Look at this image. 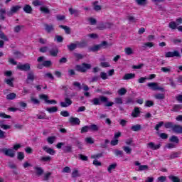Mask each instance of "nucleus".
Wrapping results in <instances>:
<instances>
[{
	"label": "nucleus",
	"mask_w": 182,
	"mask_h": 182,
	"mask_svg": "<svg viewBox=\"0 0 182 182\" xmlns=\"http://www.w3.org/2000/svg\"><path fill=\"white\" fill-rule=\"evenodd\" d=\"M89 69H92V65L89 63H83L82 65H77L75 66V70H77V72H82V73H85V72Z\"/></svg>",
	"instance_id": "1"
},
{
	"label": "nucleus",
	"mask_w": 182,
	"mask_h": 182,
	"mask_svg": "<svg viewBox=\"0 0 182 182\" xmlns=\"http://www.w3.org/2000/svg\"><path fill=\"white\" fill-rule=\"evenodd\" d=\"M107 43L106 41H102L100 44L95 45L90 48V52H98L102 48H107Z\"/></svg>",
	"instance_id": "2"
},
{
	"label": "nucleus",
	"mask_w": 182,
	"mask_h": 182,
	"mask_svg": "<svg viewBox=\"0 0 182 182\" xmlns=\"http://www.w3.org/2000/svg\"><path fill=\"white\" fill-rule=\"evenodd\" d=\"M1 153H4L5 156H7L8 157H11L13 159V157H15V151L14 149H8V148H2L0 149Z\"/></svg>",
	"instance_id": "3"
},
{
	"label": "nucleus",
	"mask_w": 182,
	"mask_h": 182,
	"mask_svg": "<svg viewBox=\"0 0 182 182\" xmlns=\"http://www.w3.org/2000/svg\"><path fill=\"white\" fill-rule=\"evenodd\" d=\"M148 87H150L151 90H160L161 92H164V87L159 86L157 82H149L147 84Z\"/></svg>",
	"instance_id": "4"
},
{
	"label": "nucleus",
	"mask_w": 182,
	"mask_h": 182,
	"mask_svg": "<svg viewBox=\"0 0 182 182\" xmlns=\"http://www.w3.org/2000/svg\"><path fill=\"white\" fill-rule=\"evenodd\" d=\"M165 58H181L178 50L168 51L165 53Z\"/></svg>",
	"instance_id": "5"
},
{
	"label": "nucleus",
	"mask_w": 182,
	"mask_h": 182,
	"mask_svg": "<svg viewBox=\"0 0 182 182\" xmlns=\"http://www.w3.org/2000/svg\"><path fill=\"white\" fill-rule=\"evenodd\" d=\"M73 103V102L72 100L68 97H65L63 102H60V106H61V107H69V106H70Z\"/></svg>",
	"instance_id": "6"
},
{
	"label": "nucleus",
	"mask_w": 182,
	"mask_h": 182,
	"mask_svg": "<svg viewBox=\"0 0 182 182\" xmlns=\"http://www.w3.org/2000/svg\"><path fill=\"white\" fill-rule=\"evenodd\" d=\"M17 69H18V70L28 72V70H31V65H29L28 63L23 64V65L20 64L17 65Z\"/></svg>",
	"instance_id": "7"
},
{
	"label": "nucleus",
	"mask_w": 182,
	"mask_h": 182,
	"mask_svg": "<svg viewBox=\"0 0 182 182\" xmlns=\"http://www.w3.org/2000/svg\"><path fill=\"white\" fill-rule=\"evenodd\" d=\"M21 9L20 6H14L11 8L10 11L7 12L8 16H12L14 14H16Z\"/></svg>",
	"instance_id": "8"
},
{
	"label": "nucleus",
	"mask_w": 182,
	"mask_h": 182,
	"mask_svg": "<svg viewBox=\"0 0 182 182\" xmlns=\"http://www.w3.org/2000/svg\"><path fill=\"white\" fill-rule=\"evenodd\" d=\"M43 150L48 154H50V156H55L56 154V151L48 146H43Z\"/></svg>",
	"instance_id": "9"
},
{
	"label": "nucleus",
	"mask_w": 182,
	"mask_h": 182,
	"mask_svg": "<svg viewBox=\"0 0 182 182\" xmlns=\"http://www.w3.org/2000/svg\"><path fill=\"white\" fill-rule=\"evenodd\" d=\"M146 147L148 149H151V150H159L160 147H161V144L155 145L154 142H149L146 144Z\"/></svg>",
	"instance_id": "10"
},
{
	"label": "nucleus",
	"mask_w": 182,
	"mask_h": 182,
	"mask_svg": "<svg viewBox=\"0 0 182 182\" xmlns=\"http://www.w3.org/2000/svg\"><path fill=\"white\" fill-rule=\"evenodd\" d=\"M69 122L73 126H79L80 124V119L77 117H70Z\"/></svg>",
	"instance_id": "11"
},
{
	"label": "nucleus",
	"mask_w": 182,
	"mask_h": 182,
	"mask_svg": "<svg viewBox=\"0 0 182 182\" xmlns=\"http://www.w3.org/2000/svg\"><path fill=\"white\" fill-rule=\"evenodd\" d=\"M172 131L173 133H177L178 134H181L182 126L180 124H174Z\"/></svg>",
	"instance_id": "12"
},
{
	"label": "nucleus",
	"mask_w": 182,
	"mask_h": 182,
	"mask_svg": "<svg viewBox=\"0 0 182 182\" xmlns=\"http://www.w3.org/2000/svg\"><path fill=\"white\" fill-rule=\"evenodd\" d=\"M33 80H35V75L32 72L28 73L26 80V83L29 84L31 83V81L33 82Z\"/></svg>",
	"instance_id": "13"
},
{
	"label": "nucleus",
	"mask_w": 182,
	"mask_h": 182,
	"mask_svg": "<svg viewBox=\"0 0 182 182\" xmlns=\"http://www.w3.org/2000/svg\"><path fill=\"white\" fill-rule=\"evenodd\" d=\"M134 77H136V74L127 73L123 76L122 79L123 80H130V79H134Z\"/></svg>",
	"instance_id": "14"
},
{
	"label": "nucleus",
	"mask_w": 182,
	"mask_h": 182,
	"mask_svg": "<svg viewBox=\"0 0 182 182\" xmlns=\"http://www.w3.org/2000/svg\"><path fill=\"white\" fill-rule=\"evenodd\" d=\"M50 56L56 57L59 53V49L57 47H55L49 50Z\"/></svg>",
	"instance_id": "15"
},
{
	"label": "nucleus",
	"mask_w": 182,
	"mask_h": 182,
	"mask_svg": "<svg viewBox=\"0 0 182 182\" xmlns=\"http://www.w3.org/2000/svg\"><path fill=\"white\" fill-rule=\"evenodd\" d=\"M68 11H69L70 15H74V16L77 17L80 15V13L79 12V10H76L73 8H70L68 9Z\"/></svg>",
	"instance_id": "16"
},
{
	"label": "nucleus",
	"mask_w": 182,
	"mask_h": 182,
	"mask_svg": "<svg viewBox=\"0 0 182 182\" xmlns=\"http://www.w3.org/2000/svg\"><path fill=\"white\" fill-rule=\"evenodd\" d=\"M63 150L64 153H72V151H73L72 149V145H70V144L64 146L63 147Z\"/></svg>",
	"instance_id": "17"
},
{
	"label": "nucleus",
	"mask_w": 182,
	"mask_h": 182,
	"mask_svg": "<svg viewBox=\"0 0 182 182\" xmlns=\"http://www.w3.org/2000/svg\"><path fill=\"white\" fill-rule=\"evenodd\" d=\"M169 180L172 182H182V180L178 178V176H176L173 175H170L168 176Z\"/></svg>",
	"instance_id": "18"
},
{
	"label": "nucleus",
	"mask_w": 182,
	"mask_h": 182,
	"mask_svg": "<svg viewBox=\"0 0 182 182\" xmlns=\"http://www.w3.org/2000/svg\"><path fill=\"white\" fill-rule=\"evenodd\" d=\"M140 114V109L139 107H135L134 109V111L132 113V117H139Z\"/></svg>",
	"instance_id": "19"
},
{
	"label": "nucleus",
	"mask_w": 182,
	"mask_h": 182,
	"mask_svg": "<svg viewBox=\"0 0 182 182\" xmlns=\"http://www.w3.org/2000/svg\"><path fill=\"white\" fill-rule=\"evenodd\" d=\"M51 160H52V157H50V156H42L40 159V161H41L42 163H50Z\"/></svg>",
	"instance_id": "20"
},
{
	"label": "nucleus",
	"mask_w": 182,
	"mask_h": 182,
	"mask_svg": "<svg viewBox=\"0 0 182 182\" xmlns=\"http://www.w3.org/2000/svg\"><path fill=\"white\" fill-rule=\"evenodd\" d=\"M67 48H68V50H70V51L75 50V49H76V48H77V42L72 43L68 45Z\"/></svg>",
	"instance_id": "21"
},
{
	"label": "nucleus",
	"mask_w": 182,
	"mask_h": 182,
	"mask_svg": "<svg viewBox=\"0 0 182 182\" xmlns=\"http://www.w3.org/2000/svg\"><path fill=\"white\" fill-rule=\"evenodd\" d=\"M23 10L24 11V12H26V14H32V7L29 5V4H26Z\"/></svg>",
	"instance_id": "22"
},
{
	"label": "nucleus",
	"mask_w": 182,
	"mask_h": 182,
	"mask_svg": "<svg viewBox=\"0 0 182 182\" xmlns=\"http://www.w3.org/2000/svg\"><path fill=\"white\" fill-rule=\"evenodd\" d=\"M14 80H15V79H14V78H9V79H5L4 82H5V83H6V85L10 86L11 87H14Z\"/></svg>",
	"instance_id": "23"
},
{
	"label": "nucleus",
	"mask_w": 182,
	"mask_h": 182,
	"mask_svg": "<svg viewBox=\"0 0 182 182\" xmlns=\"http://www.w3.org/2000/svg\"><path fill=\"white\" fill-rule=\"evenodd\" d=\"M154 97H155V99H156L157 100H164L166 96L164 95V94L158 93L154 95Z\"/></svg>",
	"instance_id": "24"
},
{
	"label": "nucleus",
	"mask_w": 182,
	"mask_h": 182,
	"mask_svg": "<svg viewBox=\"0 0 182 182\" xmlns=\"http://www.w3.org/2000/svg\"><path fill=\"white\" fill-rule=\"evenodd\" d=\"M6 99L7 100H14V99H16V93H9L6 95Z\"/></svg>",
	"instance_id": "25"
},
{
	"label": "nucleus",
	"mask_w": 182,
	"mask_h": 182,
	"mask_svg": "<svg viewBox=\"0 0 182 182\" xmlns=\"http://www.w3.org/2000/svg\"><path fill=\"white\" fill-rule=\"evenodd\" d=\"M169 140L172 142L174 143L175 144H178V143L180 142V139H178V136H172L170 137Z\"/></svg>",
	"instance_id": "26"
},
{
	"label": "nucleus",
	"mask_w": 182,
	"mask_h": 182,
	"mask_svg": "<svg viewBox=\"0 0 182 182\" xmlns=\"http://www.w3.org/2000/svg\"><path fill=\"white\" fill-rule=\"evenodd\" d=\"M180 154H181V152H175L171 154V155H169V160H173L174 159H177L178 157H179Z\"/></svg>",
	"instance_id": "27"
},
{
	"label": "nucleus",
	"mask_w": 182,
	"mask_h": 182,
	"mask_svg": "<svg viewBox=\"0 0 182 182\" xmlns=\"http://www.w3.org/2000/svg\"><path fill=\"white\" fill-rule=\"evenodd\" d=\"M32 4L34 6H43L44 3H43V1H42L41 0H34V1H33Z\"/></svg>",
	"instance_id": "28"
},
{
	"label": "nucleus",
	"mask_w": 182,
	"mask_h": 182,
	"mask_svg": "<svg viewBox=\"0 0 182 182\" xmlns=\"http://www.w3.org/2000/svg\"><path fill=\"white\" fill-rule=\"evenodd\" d=\"M131 130H132V132H140V130H141V125L140 124L134 125L131 127Z\"/></svg>",
	"instance_id": "29"
},
{
	"label": "nucleus",
	"mask_w": 182,
	"mask_h": 182,
	"mask_svg": "<svg viewBox=\"0 0 182 182\" xmlns=\"http://www.w3.org/2000/svg\"><path fill=\"white\" fill-rule=\"evenodd\" d=\"M23 28H24V26L22 25L16 26L14 28V32H15V33H19V31H22V29H23Z\"/></svg>",
	"instance_id": "30"
},
{
	"label": "nucleus",
	"mask_w": 182,
	"mask_h": 182,
	"mask_svg": "<svg viewBox=\"0 0 182 182\" xmlns=\"http://www.w3.org/2000/svg\"><path fill=\"white\" fill-rule=\"evenodd\" d=\"M48 113H56L58 112V107H52L46 108V109Z\"/></svg>",
	"instance_id": "31"
},
{
	"label": "nucleus",
	"mask_w": 182,
	"mask_h": 182,
	"mask_svg": "<svg viewBox=\"0 0 182 182\" xmlns=\"http://www.w3.org/2000/svg\"><path fill=\"white\" fill-rule=\"evenodd\" d=\"M47 141L49 143V144H53L55 141H56V136H48L47 138Z\"/></svg>",
	"instance_id": "32"
},
{
	"label": "nucleus",
	"mask_w": 182,
	"mask_h": 182,
	"mask_svg": "<svg viewBox=\"0 0 182 182\" xmlns=\"http://www.w3.org/2000/svg\"><path fill=\"white\" fill-rule=\"evenodd\" d=\"M5 14H6V10L5 9H0V19L2 21L5 20Z\"/></svg>",
	"instance_id": "33"
},
{
	"label": "nucleus",
	"mask_w": 182,
	"mask_h": 182,
	"mask_svg": "<svg viewBox=\"0 0 182 182\" xmlns=\"http://www.w3.org/2000/svg\"><path fill=\"white\" fill-rule=\"evenodd\" d=\"M116 167H117V164L114 163L109 166V167L107 168V171L112 173V171L115 170Z\"/></svg>",
	"instance_id": "34"
},
{
	"label": "nucleus",
	"mask_w": 182,
	"mask_h": 182,
	"mask_svg": "<svg viewBox=\"0 0 182 182\" xmlns=\"http://www.w3.org/2000/svg\"><path fill=\"white\" fill-rule=\"evenodd\" d=\"M124 52H125L126 55H133V53H134L133 48H132L130 47L125 48Z\"/></svg>",
	"instance_id": "35"
},
{
	"label": "nucleus",
	"mask_w": 182,
	"mask_h": 182,
	"mask_svg": "<svg viewBox=\"0 0 182 182\" xmlns=\"http://www.w3.org/2000/svg\"><path fill=\"white\" fill-rule=\"evenodd\" d=\"M46 32H48V33H50V32L53 31V30L55 29L53 28V25H48V24H46Z\"/></svg>",
	"instance_id": "36"
},
{
	"label": "nucleus",
	"mask_w": 182,
	"mask_h": 182,
	"mask_svg": "<svg viewBox=\"0 0 182 182\" xmlns=\"http://www.w3.org/2000/svg\"><path fill=\"white\" fill-rule=\"evenodd\" d=\"M165 129H172L174 127V123L171 122H168L164 124Z\"/></svg>",
	"instance_id": "37"
},
{
	"label": "nucleus",
	"mask_w": 182,
	"mask_h": 182,
	"mask_svg": "<svg viewBox=\"0 0 182 182\" xmlns=\"http://www.w3.org/2000/svg\"><path fill=\"white\" fill-rule=\"evenodd\" d=\"M161 71L164 72V73H170L171 72V67H162Z\"/></svg>",
	"instance_id": "38"
},
{
	"label": "nucleus",
	"mask_w": 182,
	"mask_h": 182,
	"mask_svg": "<svg viewBox=\"0 0 182 182\" xmlns=\"http://www.w3.org/2000/svg\"><path fill=\"white\" fill-rule=\"evenodd\" d=\"M126 93H127V90H126L124 87H122L118 90V95H119V96H124Z\"/></svg>",
	"instance_id": "39"
},
{
	"label": "nucleus",
	"mask_w": 182,
	"mask_h": 182,
	"mask_svg": "<svg viewBox=\"0 0 182 182\" xmlns=\"http://www.w3.org/2000/svg\"><path fill=\"white\" fill-rule=\"evenodd\" d=\"M59 26L60 28H61V29H64V31H65V33H67L68 35L70 33V28H69L68 26L60 25Z\"/></svg>",
	"instance_id": "40"
},
{
	"label": "nucleus",
	"mask_w": 182,
	"mask_h": 182,
	"mask_svg": "<svg viewBox=\"0 0 182 182\" xmlns=\"http://www.w3.org/2000/svg\"><path fill=\"white\" fill-rule=\"evenodd\" d=\"M99 126L93 124L90 126V130H92V132H99Z\"/></svg>",
	"instance_id": "41"
},
{
	"label": "nucleus",
	"mask_w": 182,
	"mask_h": 182,
	"mask_svg": "<svg viewBox=\"0 0 182 182\" xmlns=\"http://www.w3.org/2000/svg\"><path fill=\"white\" fill-rule=\"evenodd\" d=\"M122 149L127 154H132V148H130L129 146H124Z\"/></svg>",
	"instance_id": "42"
},
{
	"label": "nucleus",
	"mask_w": 182,
	"mask_h": 182,
	"mask_svg": "<svg viewBox=\"0 0 182 182\" xmlns=\"http://www.w3.org/2000/svg\"><path fill=\"white\" fill-rule=\"evenodd\" d=\"M0 127L1 129H3V130H9L11 129L10 125L4 124V122H0Z\"/></svg>",
	"instance_id": "43"
},
{
	"label": "nucleus",
	"mask_w": 182,
	"mask_h": 182,
	"mask_svg": "<svg viewBox=\"0 0 182 182\" xmlns=\"http://www.w3.org/2000/svg\"><path fill=\"white\" fill-rule=\"evenodd\" d=\"M40 11L43 14H50V10L48 7L41 6L40 7Z\"/></svg>",
	"instance_id": "44"
},
{
	"label": "nucleus",
	"mask_w": 182,
	"mask_h": 182,
	"mask_svg": "<svg viewBox=\"0 0 182 182\" xmlns=\"http://www.w3.org/2000/svg\"><path fill=\"white\" fill-rule=\"evenodd\" d=\"M144 170H149V166L147 165H141L139 166L137 171H144Z\"/></svg>",
	"instance_id": "45"
},
{
	"label": "nucleus",
	"mask_w": 182,
	"mask_h": 182,
	"mask_svg": "<svg viewBox=\"0 0 182 182\" xmlns=\"http://www.w3.org/2000/svg\"><path fill=\"white\" fill-rule=\"evenodd\" d=\"M92 103L95 106H99V105H100V100L99 98H94L92 100Z\"/></svg>",
	"instance_id": "46"
},
{
	"label": "nucleus",
	"mask_w": 182,
	"mask_h": 182,
	"mask_svg": "<svg viewBox=\"0 0 182 182\" xmlns=\"http://www.w3.org/2000/svg\"><path fill=\"white\" fill-rule=\"evenodd\" d=\"M39 99H41V100H45L46 103H47L48 100L49 99V97L46 95L41 94V95H39Z\"/></svg>",
	"instance_id": "47"
},
{
	"label": "nucleus",
	"mask_w": 182,
	"mask_h": 182,
	"mask_svg": "<svg viewBox=\"0 0 182 182\" xmlns=\"http://www.w3.org/2000/svg\"><path fill=\"white\" fill-rule=\"evenodd\" d=\"M168 27L171 29H177V23L174 21H171L168 24Z\"/></svg>",
	"instance_id": "48"
},
{
	"label": "nucleus",
	"mask_w": 182,
	"mask_h": 182,
	"mask_svg": "<svg viewBox=\"0 0 182 182\" xmlns=\"http://www.w3.org/2000/svg\"><path fill=\"white\" fill-rule=\"evenodd\" d=\"M77 42V48H86V42L82 41V42H79V41H76Z\"/></svg>",
	"instance_id": "49"
},
{
	"label": "nucleus",
	"mask_w": 182,
	"mask_h": 182,
	"mask_svg": "<svg viewBox=\"0 0 182 182\" xmlns=\"http://www.w3.org/2000/svg\"><path fill=\"white\" fill-rule=\"evenodd\" d=\"M127 19H128V21L129 22H132V23L134 22H137V19L136 18H134V16H128L127 17Z\"/></svg>",
	"instance_id": "50"
},
{
	"label": "nucleus",
	"mask_w": 182,
	"mask_h": 182,
	"mask_svg": "<svg viewBox=\"0 0 182 182\" xmlns=\"http://www.w3.org/2000/svg\"><path fill=\"white\" fill-rule=\"evenodd\" d=\"M43 66H45V68H50V66H52V61L50 60H46L43 63Z\"/></svg>",
	"instance_id": "51"
},
{
	"label": "nucleus",
	"mask_w": 182,
	"mask_h": 182,
	"mask_svg": "<svg viewBox=\"0 0 182 182\" xmlns=\"http://www.w3.org/2000/svg\"><path fill=\"white\" fill-rule=\"evenodd\" d=\"M78 157H79L80 160H82V161H87V160H89L87 156H86L82 154H78Z\"/></svg>",
	"instance_id": "52"
},
{
	"label": "nucleus",
	"mask_w": 182,
	"mask_h": 182,
	"mask_svg": "<svg viewBox=\"0 0 182 182\" xmlns=\"http://www.w3.org/2000/svg\"><path fill=\"white\" fill-rule=\"evenodd\" d=\"M89 130H90V126H84L83 127H82L81 129V133H87L89 132Z\"/></svg>",
	"instance_id": "53"
},
{
	"label": "nucleus",
	"mask_w": 182,
	"mask_h": 182,
	"mask_svg": "<svg viewBox=\"0 0 182 182\" xmlns=\"http://www.w3.org/2000/svg\"><path fill=\"white\" fill-rule=\"evenodd\" d=\"M85 141L87 142V144H93V143H95V141L92 137L85 138Z\"/></svg>",
	"instance_id": "54"
},
{
	"label": "nucleus",
	"mask_w": 182,
	"mask_h": 182,
	"mask_svg": "<svg viewBox=\"0 0 182 182\" xmlns=\"http://www.w3.org/2000/svg\"><path fill=\"white\" fill-rule=\"evenodd\" d=\"M114 102L117 105H123V99L122 97H116Z\"/></svg>",
	"instance_id": "55"
},
{
	"label": "nucleus",
	"mask_w": 182,
	"mask_h": 182,
	"mask_svg": "<svg viewBox=\"0 0 182 182\" xmlns=\"http://www.w3.org/2000/svg\"><path fill=\"white\" fill-rule=\"evenodd\" d=\"M182 105H176L173 106V112H178V110H181Z\"/></svg>",
	"instance_id": "56"
},
{
	"label": "nucleus",
	"mask_w": 182,
	"mask_h": 182,
	"mask_svg": "<svg viewBox=\"0 0 182 182\" xmlns=\"http://www.w3.org/2000/svg\"><path fill=\"white\" fill-rule=\"evenodd\" d=\"M36 171L38 176H42L43 174V169H42L41 168H39V167L36 168Z\"/></svg>",
	"instance_id": "57"
},
{
	"label": "nucleus",
	"mask_w": 182,
	"mask_h": 182,
	"mask_svg": "<svg viewBox=\"0 0 182 182\" xmlns=\"http://www.w3.org/2000/svg\"><path fill=\"white\" fill-rule=\"evenodd\" d=\"M164 124V122H159L156 126H155V130L156 132H159L160 130V127H161Z\"/></svg>",
	"instance_id": "58"
},
{
	"label": "nucleus",
	"mask_w": 182,
	"mask_h": 182,
	"mask_svg": "<svg viewBox=\"0 0 182 182\" xmlns=\"http://www.w3.org/2000/svg\"><path fill=\"white\" fill-rule=\"evenodd\" d=\"M100 77L102 79V80H106V79H108L107 73L105 72L100 73Z\"/></svg>",
	"instance_id": "59"
},
{
	"label": "nucleus",
	"mask_w": 182,
	"mask_h": 182,
	"mask_svg": "<svg viewBox=\"0 0 182 182\" xmlns=\"http://www.w3.org/2000/svg\"><path fill=\"white\" fill-rule=\"evenodd\" d=\"M88 21L90 22V25H96L97 21L95 18L90 17L88 18Z\"/></svg>",
	"instance_id": "60"
},
{
	"label": "nucleus",
	"mask_w": 182,
	"mask_h": 182,
	"mask_svg": "<svg viewBox=\"0 0 182 182\" xmlns=\"http://www.w3.org/2000/svg\"><path fill=\"white\" fill-rule=\"evenodd\" d=\"M100 66L102 68H110V63L109 62H102L100 63Z\"/></svg>",
	"instance_id": "61"
},
{
	"label": "nucleus",
	"mask_w": 182,
	"mask_h": 182,
	"mask_svg": "<svg viewBox=\"0 0 182 182\" xmlns=\"http://www.w3.org/2000/svg\"><path fill=\"white\" fill-rule=\"evenodd\" d=\"M55 41L60 43L63 42V37H62V36H55Z\"/></svg>",
	"instance_id": "62"
},
{
	"label": "nucleus",
	"mask_w": 182,
	"mask_h": 182,
	"mask_svg": "<svg viewBox=\"0 0 182 182\" xmlns=\"http://www.w3.org/2000/svg\"><path fill=\"white\" fill-rule=\"evenodd\" d=\"M176 144H174L173 142H172V143H168V144H167L166 145V147L167 148V149H174V148H176Z\"/></svg>",
	"instance_id": "63"
},
{
	"label": "nucleus",
	"mask_w": 182,
	"mask_h": 182,
	"mask_svg": "<svg viewBox=\"0 0 182 182\" xmlns=\"http://www.w3.org/2000/svg\"><path fill=\"white\" fill-rule=\"evenodd\" d=\"M167 181V177L166 176H159L157 178V182H164Z\"/></svg>",
	"instance_id": "64"
}]
</instances>
